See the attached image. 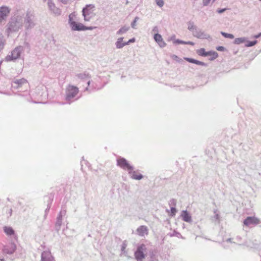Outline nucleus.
<instances>
[{
	"instance_id": "1",
	"label": "nucleus",
	"mask_w": 261,
	"mask_h": 261,
	"mask_svg": "<svg viewBox=\"0 0 261 261\" xmlns=\"http://www.w3.org/2000/svg\"><path fill=\"white\" fill-rule=\"evenodd\" d=\"M23 24V17L20 15L12 16L7 24L6 32L8 35L21 29Z\"/></svg>"
},
{
	"instance_id": "2",
	"label": "nucleus",
	"mask_w": 261,
	"mask_h": 261,
	"mask_svg": "<svg viewBox=\"0 0 261 261\" xmlns=\"http://www.w3.org/2000/svg\"><path fill=\"white\" fill-rule=\"evenodd\" d=\"M135 258L137 261H143L147 257V248L144 244L138 245L134 252Z\"/></svg>"
},
{
	"instance_id": "3",
	"label": "nucleus",
	"mask_w": 261,
	"mask_h": 261,
	"mask_svg": "<svg viewBox=\"0 0 261 261\" xmlns=\"http://www.w3.org/2000/svg\"><path fill=\"white\" fill-rule=\"evenodd\" d=\"M23 19V24L25 30H29L35 25V16L30 11H27Z\"/></svg>"
},
{
	"instance_id": "4",
	"label": "nucleus",
	"mask_w": 261,
	"mask_h": 261,
	"mask_svg": "<svg viewBox=\"0 0 261 261\" xmlns=\"http://www.w3.org/2000/svg\"><path fill=\"white\" fill-rule=\"evenodd\" d=\"M23 50V47L18 46L15 47L11 53V55H7L5 58V60L7 62L14 61L20 57L22 51Z\"/></svg>"
},
{
	"instance_id": "5",
	"label": "nucleus",
	"mask_w": 261,
	"mask_h": 261,
	"mask_svg": "<svg viewBox=\"0 0 261 261\" xmlns=\"http://www.w3.org/2000/svg\"><path fill=\"white\" fill-rule=\"evenodd\" d=\"M117 165L123 169L127 170L128 173L131 172L132 170L134 169V167L130 165L125 158L121 156H119L117 158Z\"/></svg>"
},
{
	"instance_id": "6",
	"label": "nucleus",
	"mask_w": 261,
	"mask_h": 261,
	"mask_svg": "<svg viewBox=\"0 0 261 261\" xmlns=\"http://www.w3.org/2000/svg\"><path fill=\"white\" fill-rule=\"evenodd\" d=\"M79 93V88L74 86L69 85L66 90V100L70 101Z\"/></svg>"
},
{
	"instance_id": "7",
	"label": "nucleus",
	"mask_w": 261,
	"mask_h": 261,
	"mask_svg": "<svg viewBox=\"0 0 261 261\" xmlns=\"http://www.w3.org/2000/svg\"><path fill=\"white\" fill-rule=\"evenodd\" d=\"M197 53L201 57H208L209 55H212L213 57L209 58L210 61H213L218 57V54L216 51L213 50L206 51L204 48L197 50Z\"/></svg>"
},
{
	"instance_id": "8",
	"label": "nucleus",
	"mask_w": 261,
	"mask_h": 261,
	"mask_svg": "<svg viewBox=\"0 0 261 261\" xmlns=\"http://www.w3.org/2000/svg\"><path fill=\"white\" fill-rule=\"evenodd\" d=\"M260 223V220L254 216H248L243 221L244 225L246 226H249L251 224L257 225Z\"/></svg>"
},
{
	"instance_id": "9",
	"label": "nucleus",
	"mask_w": 261,
	"mask_h": 261,
	"mask_svg": "<svg viewBox=\"0 0 261 261\" xmlns=\"http://www.w3.org/2000/svg\"><path fill=\"white\" fill-rule=\"evenodd\" d=\"M10 12V9L7 6H2L0 7V22L4 20L8 16Z\"/></svg>"
},
{
	"instance_id": "10",
	"label": "nucleus",
	"mask_w": 261,
	"mask_h": 261,
	"mask_svg": "<svg viewBox=\"0 0 261 261\" xmlns=\"http://www.w3.org/2000/svg\"><path fill=\"white\" fill-rule=\"evenodd\" d=\"M16 249V245L14 243H11L7 246H5L3 249L4 253L8 254H13Z\"/></svg>"
},
{
	"instance_id": "11",
	"label": "nucleus",
	"mask_w": 261,
	"mask_h": 261,
	"mask_svg": "<svg viewBox=\"0 0 261 261\" xmlns=\"http://www.w3.org/2000/svg\"><path fill=\"white\" fill-rule=\"evenodd\" d=\"M47 5L49 10L56 15H60L61 13V10L57 8L53 0H48Z\"/></svg>"
},
{
	"instance_id": "12",
	"label": "nucleus",
	"mask_w": 261,
	"mask_h": 261,
	"mask_svg": "<svg viewBox=\"0 0 261 261\" xmlns=\"http://www.w3.org/2000/svg\"><path fill=\"white\" fill-rule=\"evenodd\" d=\"M41 261H55V258L51 252L48 251H44L41 253Z\"/></svg>"
},
{
	"instance_id": "13",
	"label": "nucleus",
	"mask_w": 261,
	"mask_h": 261,
	"mask_svg": "<svg viewBox=\"0 0 261 261\" xmlns=\"http://www.w3.org/2000/svg\"><path fill=\"white\" fill-rule=\"evenodd\" d=\"M137 234L140 237H144L145 235H148L149 229L145 225L140 226L136 230Z\"/></svg>"
},
{
	"instance_id": "14",
	"label": "nucleus",
	"mask_w": 261,
	"mask_h": 261,
	"mask_svg": "<svg viewBox=\"0 0 261 261\" xmlns=\"http://www.w3.org/2000/svg\"><path fill=\"white\" fill-rule=\"evenodd\" d=\"M27 81L22 78L21 79L15 80L13 81L12 84V86L15 89H18L19 87H21L22 85L25 83H27Z\"/></svg>"
},
{
	"instance_id": "15",
	"label": "nucleus",
	"mask_w": 261,
	"mask_h": 261,
	"mask_svg": "<svg viewBox=\"0 0 261 261\" xmlns=\"http://www.w3.org/2000/svg\"><path fill=\"white\" fill-rule=\"evenodd\" d=\"M182 220L185 222L190 223L192 221V217L189 213L187 210H184L181 212L180 215Z\"/></svg>"
},
{
	"instance_id": "16",
	"label": "nucleus",
	"mask_w": 261,
	"mask_h": 261,
	"mask_svg": "<svg viewBox=\"0 0 261 261\" xmlns=\"http://www.w3.org/2000/svg\"><path fill=\"white\" fill-rule=\"evenodd\" d=\"M71 29L72 31H84L86 29V26L81 23L76 22V21L74 23L71 27Z\"/></svg>"
},
{
	"instance_id": "17",
	"label": "nucleus",
	"mask_w": 261,
	"mask_h": 261,
	"mask_svg": "<svg viewBox=\"0 0 261 261\" xmlns=\"http://www.w3.org/2000/svg\"><path fill=\"white\" fill-rule=\"evenodd\" d=\"M184 59L186 61H187V62L191 63H193V64H196L198 65L203 66H207L206 63H205L204 62L198 61V60H196L193 58L186 57V58H185Z\"/></svg>"
},
{
	"instance_id": "18",
	"label": "nucleus",
	"mask_w": 261,
	"mask_h": 261,
	"mask_svg": "<svg viewBox=\"0 0 261 261\" xmlns=\"http://www.w3.org/2000/svg\"><path fill=\"white\" fill-rule=\"evenodd\" d=\"M128 173L130 177L134 179L141 180L143 178V175L142 174H136V171H134V170H132L131 172H129Z\"/></svg>"
},
{
	"instance_id": "19",
	"label": "nucleus",
	"mask_w": 261,
	"mask_h": 261,
	"mask_svg": "<svg viewBox=\"0 0 261 261\" xmlns=\"http://www.w3.org/2000/svg\"><path fill=\"white\" fill-rule=\"evenodd\" d=\"M94 6L93 5H87L82 10V15H89L90 14V9L94 8Z\"/></svg>"
},
{
	"instance_id": "20",
	"label": "nucleus",
	"mask_w": 261,
	"mask_h": 261,
	"mask_svg": "<svg viewBox=\"0 0 261 261\" xmlns=\"http://www.w3.org/2000/svg\"><path fill=\"white\" fill-rule=\"evenodd\" d=\"M123 37H120L117 39L115 43L117 48L120 49L126 45L125 42H123Z\"/></svg>"
},
{
	"instance_id": "21",
	"label": "nucleus",
	"mask_w": 261,
	"mask_h": 261,
	"mask_svg": "<svg viewBox=\"0 0 261 261\" xmlns=\"http://www.w3.org/2000/svg\"><path fill=\"white\" fill-rule=\"evenodd\" d=\"M4 231L8 236H12L15 233L14 230L10 226H5L4 227Z\"/></svg>"
},
{
	"instance_id": "22",
	"label": "nucleus",
	"mask_w": 261,
	"mask_h": 261,
	"mask_svg": "<svg viewBox=\"0 0 261 261\" xmlns=\"http://www.w3.org/2000/svg\"><path fill=\"white\" fill-rule=\"evenodd\" d=\"M129 29V27L123 26L121 27L117 32V35H122L125 34L126 32H127Z\"/></svg>"
},
{
	"instance_id": "23",
	"label": "nucleus",
	"mask_w": 261,
	"mask_h": 261,
	"mask_svg": "<svg viewBox=\"0 0 261 261\" xmlns=\"http://www.w3.org/2000/svg\"><path fill=\"white\" fill-rule=\"evenodd\" d=\"M79 79L84 80L88 79L91 77L90 74L87 72H84L82 73H79L76 75Z\"/></svg>"
},
{
	"instance_id": "24",
	"label": "nucleus",
	"mask_w": 261,
	"mask_h": 261,
	"mask_svg": "<svg viewBox=\"0 0 261 261\" xmlns=\"http://www.w3.org/2000/svg\"><path fill=\"white\" fill-rule=\"evenodd\" d=\"M170 213L168 210H166V212L169 213V215L171 217H174L175 216L177 212V210L175 206H170Z\"/></svg>"
},
{
	"instance_id": "25",
	"label": "nucleus",
	"mask_w": 261,
	"mask_h": 261,
	"mask_svg": "<svg viewBox=\"0 0 261 261\" xmlns=\"http://www.w3.org/2000/svg\"><path fill=\"white\" fill-rule=\"evenodd\" d=\"M197 38L201 39H211V37L210 35L205 33L203 31H202L201 33H200V35L199 36H197Z\"/></svg>"
},
{
	"instance_id": "26",
	"label": "nucleus",
	"mask_w": 261,
	"mask_h": 261,
	"mask_svg": "<svg viewBox=\"0 0 261 261\" xmlns=\"http://www.w3.org/2000/svg\"><path fill=\"white\" fill-rule=\"evenodd\" d=\"M188 29L190 31H193L196 29L197 26L194 25V23L193 21H189L188 23Z\"/></svg>"
},
{
	"instance_id": "27",
	"label": "nucleus",
	"mask_w": 261,
	"mask_h": 261,
	"mask_svg": "<svg viewBox=\"0 0 261 261\" xmlns=\"http://www.w3.org/2000/svg\"><path fill=\"white\" fill-rule=\"evenodd\" d=\"M153 39L157 43H159V42L163 40L161 35L159 33H155L154 34Z\"/></svg>"
},
{
	"instance_id": "28",
	"label": "nucleus",
	"mask_w": 261,
	"mask_h": 261,
	"mask_svg": "<svg viewBox=\"0 0 261 261\" xmlns=\"http://www.w3.org/2000/svg\"><path fill=\"white\" fill-rule=\"evenodd\" d=\"M246 41V38L244 37L237 38L234 39L233 43L236 44H240Z\"/></svg>"
},
{
	"instance_id": "29",
	"label": "nucleus",
	"mask_w": 261,
	"mask_h": 261,
	"mask_svg": "<svg viewBox=\"0 0 261 261\" xmlns=\"http://www.w3.org/2000/svg\"><path fill=\"white\" fill-rule=\"evenodd\" d=\"M202 30L198 28L197 27H196V29H195V30H194L193 31V35L197 38V36H199L200 35V33H201L202 32Z\"/></svg>"
},
{
	"instance_id": "30",
	"label": "nucleus",
	"mask_w": 261,
	"mask_h": 261,
	"mask_svg": "<svg viewBox=\"0 0 261 261\" xmlns=\"http://www.w3.org/2000/svg\"><path fill=\"white\" fill-rule=\"evenodd\" d=\"M221 34L225 38L233 39L234 37L233 34L224 32H221Z\"/></svg>"
},
{
	"instance_id": "31",
	"label": "nucleus",
	"mask_w": 261,
	"mask_h": 261,
	"mask_svg": "<svg viewBox=\"0 0 261 261\" xmlns=\"http://www.w3.org/2000/svg\"><path fill=\"white\" fill-rule=\"evenodd\" d=\"M257 43V41L256 40L253 41H247L245 44L246 47H251L255 45Z\"/></svg>"
},
{
	"instance_id": "32",
	"label": "nucleus",
	"mask_w": 261,
	"mask_h": 261,
	"mask_svg": "<svg viewBox=\"0 0 261 261\" xmlns=\"http://www.w3.org/2000/svg\"><path fill=\"white\" fill-rule=\"evenodd\" d=\"M62 220L57 219L56 224H55V229L57 231H59L61 228V226L62 225Z\"/></svg>"
},
{
	"instance_id": "33",
	"label": "nucleus",
	"mask_w": 261,
	"mask_h": 261,
	"mask_svg": "<svg viewBox=\"0 0 261 261\" xmlns=\"http://www.w3.org/2000/svg\"><path fill=\"white\" fill-rule=\"evenodd\" d=\"M74 15L73 13H71L69 15V20H68V23L70 25V27L75 22L73 20V16H74Z\"/></svg>"
},
{
	"instance_id": "34",
	"label": "nucleus",
	"mask_w": 261,
	"mask_h": 261,
	"mask_svg": "<svg viewBox=\"0 0 261 261\" xmlns=\"http://www.w3.org/2000/svg\"><path fill=\"white\" fill-rule=\"evenodd\" d=\"M139 19V18L138 16L135 17L134 20L131 23V27L133 29H135L136 25V22Z\"/></svg>"
},
{
	"instance_id": "35",
	"label": "nucleus",
	"mask_w": 261,
	"mask_h": 261,
	"mask_svg": "<svg viewBox=\"0 0 261 261\" xmlns=\"http://www.w3.org/2000/svg\"><path fill=\"white\" fill-rule=\"evenodd\" d=\"M127 246V244L126 243V241H124L121 245V250L122 253H126L125 251L126 247Z\"/></svg>"
},
{
	"instance_id": "36",
	"label": "nucleus",
	"mask_w": 261,
	"mask_h": 261,
	"mask_svg": "<svg viewBox=\"0 0 261 261\" xmlns=\"http://www.w3.org/2000/svg\"><path fill=\"white\" fill-rule=\"evenodd\" d=\"M169 205L170 206H176V200L175 199H171L169 202Z\"/></svg>"
},
{
	"instance_id": "37",
	"label": "nucleus",
	"mask_w": 261,
	"mask_h": 261,
	"mask_svg": "<svg viewBox=\"0 0 261 261\" xmlns=\"http://www.w3.org/2000/svg\"><path fill=\"white\" fill-rule=\"evenodd\" d=\"M156 4L160 8L164 6V2L163 0H155Z\"/></svg>"
},
{
	"instance_id": "38",
	"label": "nucleus",
	"mask_w": 261,
	"mask_h": 261,
	"mask_svg": "<svg viewBox=\"0 0 261 261\" xmlns=\"http://www.w3.org/2000/svg\"><path fill=\"white\" fill-rule=\"evenodd\" d=\"M184 43L185 41L180 40L179 39H174V41H173V43L175 44H184Z\"/></svg>"
},
{
	"instance_id": "39",
	"label": "nucleus",
	"mask_w": 261,
	"mask_h": 261,
	"mask_svg": "<svg viewBox=\"0 0 261 261\" xmlns=\"http://www.w3.org/2000/svg\"><path fill=\"white\" fill-rule=\"evenodd\" d=\"M169 235L170 237L176 236L177 237H179V236H180L181 238H183L180 233L176 231H174L173 233H170Z\"/></svg>"
},
{
	"instance_id": "40",
	"label": "nucleus",
	"mask_w": 261,
	"mask_h": 261,
	"mask_svg": "<svg viewBox=\"0 0 261 261\" xmlns=\"http://www.w3.org/2000/svg\"><path fill=\"white\" fill-rule=\"evenodd\" d=\"M5 45L4 39L0 37V51L3 49Z\"/></svg>"
},
{
	"instance_id": "41",
	"label": "nucleus",
	"mask_w": 261,
	"mask_h": 261,
	"mask_svg": "<svg viewBox=\"0 0 261 261\" xmlns=\"http://www.w3.org/2000/svg\"><path fill=\"white\" fill-rule=\"evenodd\" d=\"M172 58L173 59L176 60V61H177L178 62H180L181 61H182V59H179L177 56L175 55H172Z\"/></svg>"
},
{
	"instance_id": "42",
	"label": "nucleus",
	"mask_w": 261,
	"mask_h": 261,
	"mask_svg": "<svg viewBox=\"0 0 261 261\" xmlns=\"http://www.w3.org/2000/svg\"><path fill=\"white\" fill-rule=\"evenodd\" d=\"M216 49L220 51H224L226 50V48L222 46H219L216 47Z\"/></svg>"
},
{
	"instance_id": "43",
	"label": "nucleus",
	"mask_w": 261,
	"mask_h": 261,
	"mask_svg": "<svg viewBox=\"0 0 261 261\" xmlns=\"http://www.w3.org/2000/svg\"><path fill=\"white\" fill-rule=\"evenodd\" d=\"M135 40H136V39L135 38H132L130 39H129L128 41L125 42V44H126V45H127L129 44L130 43H134L135 42Z\"/></svg>"
},
{
	"instance_id": "44",
	"label": "nucleus",
	"mask_w": 261,
	"mask_h": 261,
	"mask_svg": "<svg viewBox=\"0 0 261 261\" xmlns=\"http://www.w3.org/2000/svg\"><path fill=\"white\" fill-rule=\"evenodd\" d=\"M227 8L218 9L217 12L219 14H222L225 12Z\"/></svg>"
},
{
	"instance_id": "45",
	"label": "nucleus",
	"mask_w": 261,
	"mask_h": 261,
	"mask_svg": "<svg viewBox=\"0 0 261 261\" xmlns=\"http://www.w3.org/2000/svg\"><path fill=\"white\" fill-rule=\"evenodd\" d=\"M161 47H164L166 45V43L162 40L159 43H158Z\"/></svg>"
},
{
	"instance_id": "46",
	"label": "nucleus",
	"mask_w": 261,
	"mask_h": 261,
	"mask_svg": "<svg viewBox=\"0 0 261 261\" xmlns=\"http://www.w3.org/2000/svg\"><path fill=\"white\" fill-rule=\"evenodd\" d=\"M211 0H202V4L203 6H207L210 3Z\"/></svg>"
},
{
	"instance_id": "47",
	"label": "nucleus",
	"mask_w": 261,
	"mask_h": 261,
	"mask_svg": "<svg viewBox=\"0 0 261 261\" xmlns=\"http://www.w3.org/2000/svg\"><path fill=\"white\" fill-rule=\"evenodd\" d=\"M60 2H61L63 4L66 5L71 1V0H59Z\"/></svg>"
},
{
	"instance_id": "48",
	"label": "nucleus",
	"mask_w": 261,
	"mask_h": 261,
	"mask_svg": "<svg viewBox=\"0 0 261 261\" xmlns=\"http://www.w3.org/2000/svg\"><path fill=\"white\" fill-rule=\"evenodd\" d=\"M84 18V20L86 21H89L90 20V17L89 16V15H83Z\"/></svg>"
},
{
	"instance_id": "49",
	"label": "nucleus",
	"mask_w": 261,
	"mask_h": 261,
	"mask_svg": "<svg viewBox=\"0 0 261 261\" xmlns=\"http://www.w3.org/2000/svg\"><path fill=\"white\" fill-rule=\"evenodd\" d=\"M194 44L195 43L192 41H185V43H184V44H189L191 45H194Z\"/></svg>"
},
{
	"instance_id": "50",
	"label": "nucleus",
	"mask_w": 261,
	"mask_h": 261,
	"mask_svg": "<svg viewBox=\"0 0 261 261\" xmlns=\"http://www.w3.org/2000/svg\"><path fill=\"white\" fill-rule=\"evenodd\" d=\"M152 32H156V33H158L159 32V28L157 26H155L152 29Z\"/></svg>"
},
{
	"instance_id": "51",
	"label": "nucleus",
	"mask_w": 261,
	"mask_h": 261,
	"mask_svg": "<svg viewBox=\"0 0 261 261\" xmlns=\"http://www.w3.org/2000/svg\"><path fill=\"white\" fill-rule=\"evenodd\" d=\"M62 212H60V213L59 214L58 217H57V219L58 220H62Z\"/></svg>"
},
{
	"instance_id": "52",
	"label": "nucleus",
	"mask_w": 261,
	"mask_h": 261,
	"mask_svg": "<svg viewBox=\"0 0 261 261\" xmlns=\"http://www.w3.org/2000/svg\"><path fill=\"white\" fill-rule=\"evenodd\" d=\"M214 218L217 221H219L220 219V216L218 214H216L215 215Z\"/></svg>"
},
{
	"instance_id": "53",
	"label": "nucleus",
	"mask_w": 261,
	"mask_h": 261,
	"mask_svg": "<svg viewBox=\"0 0 261 261\" xmlns=\"http://www.w3.org/2000/svg\"><path fill=\"white\" fill-rule=\"evenodd\" d=\"M174 39H175V35H172V36H171L169 39H168V41H170V40H172L173 41H174Z\"/></svg>"
},
{
	"instance_id": "54",
	"label": "nucleus",
	"mask_w": 261,
	"mask_h": 261,
	"mask_svg": "<svg viewBox=\"0 0 261 261\" xmlns=\"http://www.w3.org/2000/svg\"><path fill=\"white\" fill-rule=\"evenodd\" d=\"M260 37H261V32L254 36V38L256 39Z\"/></svg>"
},
{
	"instance_id": "55",
	"label": "nucleus",
	"mask_w": 261,
	"mask_h": 261,
	"mask_svg": "<svg viewBox=\"0 0 261 261\" xmlns=\"http://www.w3.org/2000/svg\"><path fill=\"white\" fill-rule=\"evenodd\" d=\"M93 30V27H86V29L84 30V31H86V30Z\"/></svg>"
},
{
	"instance_id": "56",
	"label": "nucleus",
	"mask_w": 261,
	"mask_h": 261,
	"mask_svg": "<svg viewBox=\"0 0 261 261\" xmlns=\"http://www.w3.org/2000/svg\"><path fill=\"white\" fill-rule=\"evenodd\" d=\"M12 214V208H10V209L9 210V216H8V217H9L11 216Z\"/></svg>"
},
{
	"instance_id": "57",
	"label": "nucleus",
	"mask_w": 261,
	"mask_h": 261,
	"mask_svg": "<svg viewBox=\"0 0 261 261\" xmlns=\"http://www.w3.org/2000/svg\"><path fill=\"white\" fill-rule=\"evenodd\" d=\"M226 242H231V238L227 239L226 240Z\"/></svg>"
},
{
	"instance_id": "58",
	"label": "nucleus",
	"mask_w": 261,
	"mask_h": 261,
	"mask_svg": "<svg viewBox=\"0 0 261 261\" xmlns=\"http://www.w3.org/2000/svg\"><path fill=\"white\" fill-rule=\"evenodd\" d=\"M217 212H218V210H217V209L214 210V213L215 214H218Z\"/></svg>"
},
{
	"instance_id": "59",
	"label": "nucleus",
	"mask_w": 261,
	"mask_h": 261,
	"mask_svg": "<svg viewBox=\"0 0 261 261\" xmlns=\"http://www.w3.org/2000/svg\"><path fill=\"white\" fill-rule=\"evenodd\" d=\"M49 207H47V208L45 210V213H46V214L47 213V212L49 211Z\"/></svg>"
},
{
	"instance_id": "60",
	"label": "nucleus",
	"mask_w": 261,
	"mask_h": 261,
	"mask_svg": "<svg viewBox=\"0 0 261 261\" xmlns=\"http://www.w3.org/2000/svg\"><path fill=\"white\" fill-rule=\"evenodd\" d=\"M90 84V81H89L88 82H87V85H88V86H89Z\"/></svg>"
},
{
	"instance_id": "61",
	"label": "nucleus",
	"mask_w": 261,
	"mask_h": 261,
	"mask_svg": "<svg viewBox=\"0 0 261 261\" xmlns=\"http://www.w3.org/2000/svg\"><path fill=\"white\" fill-rule=\"evenodd\" d=\"M0 261H5L4 258H0Z\"/></svg>"
},
{
	"instance_id": "62",
	"label": "nucleus",
	"mask_w": 261,
	"mask_h": 261,
	"mask_svg": "<svg viewBox=\"0 0 261 261\" xmlns=\"http://www.w3.org/2000/svg\"><path fill=\"white\" fill-rule=\"evenodd\" d=\"M129 3V2L127 0L126 1V5H127Z\"/></svg>"
},
{
	"instance_id": "63",
	"label": "nucleus",
	"mask_w": 261,
	"mask_h": 261,
	"mask_svg": "<svg viewBox=\"0 0 261 261\" xmlns=\"http://www.w3.org/2000/svg\"><path fill=\"white\" fill-rule=\"evenodd\" d=\"M208 56H210V58L213 57V56H212V55H209Z\"/></svg>"
},
{
	"instance_id": "64",
	"label": "nucleus",
	"mask_w": 261,
	"mask_h": 261,
	"mask_svg": "<svg viewBox=\"0 0 261 261\" xmlns=\"http://www.w3.org/2000/svg\"><path fill=\"white\" fill-rule=\"evenodd\" d=\"M88 87H87V88H86V90H88Z\"/></svg>"
}]
</instances>
